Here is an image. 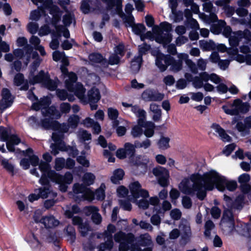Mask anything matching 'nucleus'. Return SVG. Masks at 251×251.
Wrapping results in <instances>:
<instances>
[{"mask_svg":"<svg viewBox=\"0 0 251 251\" xmlns=\"http://www.w3.org/2000/svg\"><path fill=\"white\" fill-rule=\"evenodd\" d=\"M215 186L219 191L227 189L234 191L237 187L235 180H227L214 171H210L203 176L197 173L191 175L189 179L183 180L180 184L181 191L187 195L193 196L202 201L206 196V191L212 190Z\"/></svg>","mask_w":251,"mask_h":251,"instance_id":"f257e3e1","label":"nucleus"},{"mask_svg":"<svg viewBox=\"0 0 251 251\" xmlns=\"http://www.w3.org/2000/svg\"><path fill=\"white\" fill-rule=\"evenodd\" d=\"M105 187V185L102 183L100 187L96 190L95 193H94L84 185L75 183L73 186V191L75 194L80 195L81 197L80 200L92 201L94 199L95 196H96L97 200L102 201L104 199L105 196L104 190Z\"/></svg>","mask_w":251,"mask_h":251,"instance_id":"f03ea898","label":"nucleus"},{"mask_svg":"<svg viewBox=\"0 0 251 251\" xmlns=\"http://www.w3.org/2000/svg\"><path fill=\"white\" fill-rule=\"evenodd\" d=\"M172 29V25L167 22L161 23L159 26H153L152 31L155 41L164 45L169 44L172 40V35L170 33Z\"/></svg>","mask_w":251,"mask_h":251,"instance_id":"7ed1b4c3","label":"nucleus"},{"mask_svg":"<svg viewBox=\"0 0 251 251\" xmlns=\"http://www.w3.org/2000/svg\"><path fill=\"white\" fill-rule=\"evenodd\" d=\"M115 242L119 243L120 251H127L131 248V251H142L138 246L133 245L134 236L132 233L126 234L122 231L116 233L114 236Z\"/></svg>","mask_w":251,"mask_h":251,"instance_id":"20e7f679","label":"nucleus"},{"mask_svg":"<svg viewBox=\"0 0 251 251\" xmlns=\"http://www.w3.org/2000/svg\"><path fill=\"white\" fill-rule=\"evenodd\" d=\"M44 117L40 121V126L46 129H54L55 126H57V121L55 119H59L63 112L68 113L69 111H41Z\"/></svg>","mask_w":251,"mask_h":251,"instance_id":"39448f33","label":"nucleus"},{"mask_svg":"<svg viewBox=\"0 0 251 251\" xmlns=\"http://www.w3.org/2000/svg\"><path fill=\"white\" fill-rule=\"evenodd\" d=\"M77 78L75 73H69L65 81V86L69 91L74 93L77 97L82 99L84 97L85 89L82 84L76 82Z\"/></svg>","mask_w":251,"mask_h":251,"instance_id":"423d86ee","label":"nucleus"},{"mask_svg":"<svg viewBox=\"0 0 251 251\" xmlns=\"http://www.w3.org/2000/svg\"><path fill=\"white\" fill-rule=\"evenodd\" d=\"M29 81L31 84L42 83L45 87L50 91L56 90L57 87L56 83L50 79L48 75L43 71H41L37 75L35 76L30 75L29 76Z\"/></svg>","mask_w":251,"mask_h":251,"instance_id":"0eeeda50","label":"nucleus"},{"mask_svg":"<svg viewBox=\"0 0 251 251\" xmlns=\"http://www.w3.org/2000/svg\"><path fill=\"white\" fill-rule=\"evenodd\" d=\"M220 225L222 229L226 232H230L234 229V219L231 209L224 210Z\"/></svg>","mask_w":251,"mask_h":251,"instance_id":"6e6552de","label":"nucleus"},{"mask_svg":"<svg viewBox=\"0 0 251 251\" xmlns=\"http://www.w3.org/2000/svg\"><path fill=\"white\" fill-rule=\"evenodd\" d=\"M115 231V226L111 224L108 225L107 230L103 234V236L105 241L104 243L100 244L99 251H111L113 247L112 234Z\"/></svg>","mask_w":251,"mask_h":251,"instance_id":"1a4fd4ad","label":"nucleus"},{"mask_svg":"<svg viewBox=\"0 0 251 251\" xmlns=\"http://www.w3.org/2000/svg\"><path fill=\"white\" fill-rule=\"evenodd\" d=\"M40 183L43 186L38 189V193L40 198L46 199L48 197L54 198L57 196V193L50 190V180L45 175L41 176L40 180Z\"/></svg>","mask_w":251,"mask_h":251,"instance_id":"9d476101","label":"nucleus"},{"mask_svg":"<svg viewBox=\"0 0 251 251\" xmlns=\"http://www.w3.org/2000/svg\"><path fill=\"white\" fill-rule=\"evenodd\" d=\"M152 173L155 176L158 177V182L160 185L162 187H166L169 185V174L166 169L159 166L153 169Z\"/></svg>","mask_w":251,"mask_h":251,"instance_id":"9b49d317","label":"nucleus"},{"mask_svg":"<svg viewBox=\"0 0 251 251\" xmlns=\"http://www.w3.org/2000/svg\"><path fill=\"white\" fill-rule=\"evenodd\" d=\"M1 99L0 100V110H4L10 107L13 103L14 97L7 88H3L1 91Z\"/></svg>","mask_w":251,"mask_h":251,"instance_id":"f8f14e48","label":"nucleus"},{"mask_svg":"<svg viewBox=\"0 0 251 251\" xmlns=\"http://www.w3.org/2000/svg\"><path fill=\"white\" fill-rule=\"evenodd\" d=\"M129 187L132 196L135 199L140 197L146 198L149 197L148 191L142 189L141 185L138 181H135L131 183Z\"/></svg>","mask_w":251,"mask_h":251,"instance_id":"ddd939ff","label":"nucleus"},{"mask_svg":"<svg viewBox=\"0 0 251 251\" xmlns=\"http://www.w3.org/2000/svg\"><path fill=\"white\" fill-rule=\"evenodd\" d=\"M135 149L133 145L130 143H126L124 148L118 149L116 151V156L120 159H124L126 157L131 158L134 156Z\"/></svg>","mask_w":251,"mask_h":251,"instance_id":"4468645a","label":"nucleus"},{"mask_svg":"<svg viewBox=\"0 0 251 251\" xmlns=\"http://www.w3.org/2000/svg\"><path fill=\"white\" fill-rule=\"evenodd\" d=\"M101 97L99 90L93 87L87 93V98L91 110H97L98 108L97 102L99 101Z\"/></svg>","mask_w":251,"mask_h":251,"instance_id":"2eb2a0df","label":"nucleus"},{"mask_svg":"<svg viewBox=\"0 0 251 251\" xmlns=\"http://www.w3.org/2000/svg\"><path fill=\"white\" fill-rule=\"evenodd\" d=\"M170 55H165L162 53H157L156 57L155 64L161 72L165 71L169 66L171 60Z\"/></svg>","mask_w":251,"mask_h":251,"instance_id":"dca6fc26","label":"nucleus"},{"mask_svg":"<svg viewBox=\"0 0 251 251\" xmlns=\"http://www.w3.org/2000/svg\"><path fill=\"white\" fill-rule=\"evenodd\" d=\"M142 97L146 101H160L164 95L152 89H147L142 93Z\"/></svg>","mask_w":251,"mask_h":251,"instance_id":"f3484780","label":"nucleus"},{"mask_svg":"<svg viewBox=\"0 0 251 251\" xmlns=\"http://www.w3.org/2000/svg\"><path fill=\"white\" fill-rule=\"evenodd\" d=\"M89 59L93 65L100 64L102 67H108L107 60L99 53H92L89 55Z\"/></svg>","mask_w":251,"mask_h":251,"instance_id":"a211bd4d","label":"nucleus"},{"mask_svg":"<svg viewBox=\"0 0 251 251\" xmlns=\"http://www.w3.org/2000/svg\"><path fill=\"white\" fill-rule=\"evenodd\" d=\"M50 104V100L48 97H44L39 100L32 104V110H49L48 108Z\"/></svg>","mask_w":251,"mask_h":251,"instance_id":"6ab92c4d","label":"nucleus"},{"mask_svg":"<svg viewBox=\"0 0 251 251\" xmlns=\"http://www.w3.org/2000/svg\"><path fill=\"white\" fill-rule=\"evenodd\" d=\"M40 223L43 224L46 228H51L57 226L59 222L53 216H45L40 220Z\"/></svg>","mask_w":251,"mask_h":251,"instance_id":"aec40b11","label":"nucleus"},{"mask_svg":"<svg viewBox=\"0 0 251 251\" xmlns=\"http://www.w3.org/2000/svg\"><path fill=\"white\" fill-rule=\"evenodd\" d=\"M14 84L18 86H23L20 89L26 91L28 89V83L27 80L25 79L24 75L22 74L18 73L16 74L14 78Z\"/></svg>","mask_w":251,"mask_h":251,"instance_id":"412c9836","label":"nucleus"},{"mask_svg":"<svg viewBox=\"0 0 251 251\" xmlns=\"http://www.w3.org/2000/svg\"><path fill=\"white\" fill-rule=\"evenodd\" d=\"M50 174L51 176L56 177V178L59 182H64L70 184L73 181V175L70 172L66 173L64 176L59 175L55 172H51Z\"/></svg>","mask_w":251,"mask_h":251,"instance_id":"4be33fe9","label":"nucleus"},{"mask_svg":"<svg viewBox=\"0 0 251 251\" xmlns=\"http://www.w3.org/2000/svg\"><path fill=\"white\" fill-rule=\"evenodd\" d=\"M211 127L219 134L224 142H230L231 138L226 133V131L218 124H213Z\"/></svg>","mask_w":251,"mask_h":251,"instance_id":"5701e85b","label":"nucleus"},{"mask_svg":"<svg viewBox=\"0 0 251 251\" xmlns=\"http://www.w3.org/2000/svg\"><path fill=\"white\" fill-rule=\"evenodd\" d=\"M177 56L182 59H185V62L190 71L194 74L198 73V69L197 65L191 60L188 59V55L186 53H179Z\"/></svg>","mask_w":251,"mask_h":251,"instance_id":"b1692460","label":"nucleus"},{"mask_svg":"<svg viewBox=\"0 0 251 251\" xmlns=\"http://www.w3.org/2000/svg\"><path fill=\"white\" fill-rule=\"evenodd\" d=\"M243 35L242 31L239 30L232 33V35L228 37L229 45L232 47H238Z\"/></svg>","mask_w":251,"mask_h":251,"instance_id":"393cba45","label":"nucleus"},{"mask_svg":"<svg viewBox=\"0 0 251 251\" xmlns=\"http://www.w3.org/2000/svg\"><path fill=\"white\" fill-rule=\"evenodd\" d=\"M178 59L176 60L173 57L171 56V61H169V66H171V70L175 72H177L181 70L182 68L183 62L185 59H182L178 57Z\"/></svg>","mask_w":251,"mask_h":251,"instance_id":"a878e982","label":"nucleus"},{"mask_svg":"<svg viewBox=\"0 0 251 251\" xmlns=\"http://www.w3.org/2000/svg\"><path fill=\"white\" fill-rule=\"evenodd\" d=\"M39 168L40 170L42 172V176L45 175V176L50 180H51L53 177L51 176L50 173L51 172L55 171L50 170V166L48 162L41 161L39 164Z\"/></svg>","mask_w":251,"mask_h":251,"instance_id":"bb28decb","label":"nucleus"},{"mask_svg":"<svg viewBox=\"0 0 251 251\" xmlns=\"http://www.w3.org/2000/svg\"><path fill=\"white\" fill-rule=\"evenodd\" d=\"M43 7L45 9H49L50 13L53 16L56 15L59 11V7L56 5H53L51 0H46L44 1Z\"/></svg>","mask_w":251,"mask_h":251,"instance_id":"cd10ccee","label":"nucleus"},{"mask_svg":"<svg viewBox=\"0 0 251 251\" xmlns=\"http://www.w3.org/2000/svg\"><path fill=\"white\" fill-rule=\"evenodd\" d=\"M149 160L145 156L139 155L136 157L134 164L138 167H141L143 170L146 171L147 169V164Z\"/></svg>","mask_w":251,"mask_h":251,"instance_id":"c85d7f7f","label":"nucleus"},{"mask_svg":"<svg viewBox=\"0 0 251 251\" xmlns=\"http://www.w3.org/2000/svg\"><path fill=\"white\" fill-rule=\"evenodd\" d=\"M142 62L141 55L135 56L131 62V69L133 73H136L140 69Z\"/></svg>","mask_w":251,"mask_h":251,"instance_id":"c756f323","label":"nucleus"},{"mask_svg":"<svg viewBox=\"0 0 251 251\" xmlns=\"http://www.w3.org/2000/svg\"><path fill=\"white\" fill-rule=\"evenodd\" d=\"M106 4L107 10H110L116 6V10L119 12L122 10L121 4V0H102Z\"/></svg>","mask_w":251,"mask_h":251,"instance_id":"7c9ffc66","label":"nucleus"},{"mask_svg":"<svg viewBox=\"0 0 251 251\" xmlns=\"http://www.w3.org/2000/svg\"><path fill=\"white\" fill-rule=\"evenodd\" d=\"M200 48L204 51H210L215 49L216 45L214 42L211 40L209 41L200 40L199 41Z\"/></svg>","mask_w":251,"mask_h":251,"instance_id":"2f4dec72","label":"nucleus"},{"mask_svg":"<svg viewBox=\"0 0 251 251\" xmlns=\"http://www.w3.org/2000/svg\"><path fill=\"white\" fill-rule=\"evenodd\" d=\"M125 173L122 169H118L115 170L113 176L111 177V181L114 184H118L119 181L123 179Z\"/></svg>","mask_w":251,"mask_h":251,"instance_id":"473e14b6","label":"nucleus"},{"mask_svg":"<svg viewBox=\"0 0 251 251\" xmlns=\"http://www.w3.org/2000/svg\"><path fill=\"white\" fill-rule=\"evenodd\" d=\"M233 106L235 107L234 110H249L250 108V104L249 102H243L239 99L234 100Z\"/></svg>","mask_w":251,"mask_h":251,"instance_id":"72a5a7b5","label":"nucleus"},{"mask_svg":"<svg viewBox=\"0 0 251 251\" xmlns=\"http://www.w3.org/2000/svg\"><path fill=\"white\" fill-rule=\"evenodd\" d=\"M138 242L140 246L143 247L149 246L152 244L151 237L149 234L141 235Z\"/></svg>","mask_w":251,"mask_h":251,"instance_id":"f704fd0d","label":"nucleus"},{"mask_svg":"<svg viewBox=\"0 0 251 251\" xmlns=\"http://www.w3.org/2000/svg\"><path fill=\"white\" fill-rule=\"evenodd\" d=\"M245 196L243 194L239 195L234 201L233 202L232 207L237 209H241L242 208L244 203Z\"/></svg>","mask_w":251,"mask_h":251,"instance_id":"c9c22d12","label":"nucleus"},{"mask_svg":"<svg viewBox=\"0 0 251 251\" xmlns=\"http://www.w3.org/2000/svg\"><path fill=\"white\" fill-rule=\"evenodd\" d=\"M120 17L122 18L124 22L125 23L126 26L132 27L134 24V18L132 14L126 15L121 12Z\"/></svg>","mask_w":251,"mask_h":251,"instance_id":"e433bc0d","label":"nucleus"},{"mask_svg":"<svg viewBox=\"0 0 251 251\" xmlns=\"http://www.w3.org/2000/svg\"><path fill=\"white\" fill-rule=\"evenodd\" d=\"M26 241L32 248H36L40 244V242L35 235L32 233H29L25 238Z\"/></svg>","mask_w":251,"mask_h":251,"instance_id":"4c0bfd02","label":"nucleus"},{"mask_svg":"<svg viewBox=\"0 0 251 251\" xmlns=\"http://www.w3.org/2000/svg\"><path fill=\"white\" fill-rule=\"evenodd\" d=\"M181 230L183 232L182 238L186 241L189 240L192 236L190 226L188 224L182 225Z\"/></svg>","mask_w":251,"mask_h":251,"instance_id":"58836bf2","label":"nucleus"},{"mask_svg":"<svg viewBox=\"0 0 251 251\" xmlns=\"http://www.w3.org/2000/svg\"><path fill=\"white\" fill-rule=\"evenodd\" d=\"M134 113L138 116V124L139 126L146 127L147 123L145 121L146 111H134Z\"/></svg>","mask_w":251,"mask_h":251,"instance_id":"ea45409f","label":"nucleus"},{"mask_svg":"<svg viewBox=\"0 0 251 251\" xmlns=\"http://www.w3.org/2000/svg\"><path fill=\"white\" fill-rule=\"evenodd\" d=\"M226 23L223 20H220L217 24L212 26L211 31L215 34H219L222 32L223 29L225 26Z\"/></svg>","mask_w":251,"mask_h":251,"instance_id":"a19ab883","label":"nucleus"},{"mask_svg":"<svg viewBox=\"0 0 251 251\" xmlns=\"http://www.w3.org/2000/svg\"><path fill=\"white\" fill-rule=\"evenodd\" d=\"M169 137H161L157 142L158 148L162 150H166L170 147Z\"/></svg>","mask_w":251,"mask_h":251,"instance_id":"79ce46f5","label":"nucleus"},{"mask_svg":"<svg viewBox=\"0 0 251 251\" xmlns=\"http://www.w3.org/2000/svg\"><path fill=\"white\" fill-rule=\"evenodd\" d=\"M80 118L79 116L75 115H73L70 116L68 120V124L72 128H75L79 122Z\"/></svg>","mask_w":251,"mask_h":251,"instance_id":"37998d69","label":"nucleus"},{"mask_svg":"<svg viewBox=\"0 0 251 251\" xmlns=\"http://www.w3.org/2000/svg\"><path fill=\"white\" fill-rule=\"evenodd\" d=\"M214 226L215 225L212 221L208 220L206 222L204 225L205 231L204 232V234L206 238H210L211 231Z\"/></svg>","mask_w":251,"mask_h":251,"instance_id":"c03bdc74","label":"nucleus"},{"mask_svg":"<svg viewBox=\"0 0 251 251\" xmlns=\"http://www.w3.org/2000/svg\"><path fill=\"white\" fill-rule=\"evenodd\" d=\"M133 32L136 35H141L146 31V27L143 24H134L132 27Z\"/></svg>","mask_w":251,"mask_h":251,"instance_id":"a18cd8bd","label":"nucleus"},{"mask_svg":"<svg viewBox=\"0 0 251 251\" xmlns=\"http://www.w3.org/2000/svg\"><path fill=\"white\" fill-rule=\"evenodd\" d=\"M10 131L9 129L3 126H0V140L7 141L9 138Z\"/></svg>","mask_w":251,"mask_h":251,"instance_id":"49530a36","label":"nucleus"},{"mask_svg":"<svg viewBox=\"0 0 251 251\" xmlns=\"http://www.w3.org/2000/svg\"><path fill=\"white\" fill-rule=\"evenodd\" d=\"M95 178L96 177L93 174L91 173H86L84 175L83 180L86 185H90L94 183Z\"/></svg>","mask_w":251,"mask_h":251,"instance_id":"de8ad7c7","label":"nucleus"},{"mask_svg":"<svg viewBox=\"0 0 251 251\" xmlns=\"http://www.w3.org/2000/svg\"><path fill=\"white\" fill-rule=\"evenodd\" d=\"M126 49L123 43H120L114 48V53L122 58L125 54Z\"/></svg>","mask_w":251,"mask_h":251,"instance_id":"09e8293b","label":"nucleus"},{"mask_svg":"<svg viewBox=\"0 0 251 251\" xmlns=\"http://www.w3.org/2000/svg\"><path fill=\"white\" fill-rule=\"evenodd\" d=\"M73 21H75L74 16L71 13H67L63 16L62 21L66 26H69Z\"/></svg>","mask_w":251,"mask_h":251,"instance_id":"8fccbe9b","label":"nucleus"},{"mask_svg":"<svg viewBox=\"0 0 251 251\" xmlns=\"http://www.w3.org/2000/svg\"><path fill=\"white\" fill-rule=\"evenodd\" d=\"M54 27L57 32L59 33H62L63 36L66 38H69L70 37V32L69 30L63 25H57L56 24H55Z\"/></svg>","mask_w":251,"mask_h":251,"instance_id":"3c124183","label":"nucleus"},{"mask_svg":"<svg viewBox=\"0 0 251 251\" xmlns=\"http://www.w3.org/2000/svg\"><path fill=\"white\" fill-rule=\"evenodd\" d=\"M78 227L81 236L84 237L87 235L89 231L91 230L90 226L86 222H83Z\"/></svg>","mask_w":251,"mask_h":251,"instance_id":"603ef678","label":"nucleus"},{"mask_svg":"<svg viewBox=\"0 0 251 251\" xmlns=\"http://www.w3.org/2000/svg\"><path fill=\"white\" fill-rule=\"evenodd\" d=\"M121 58H122L119 56L118 55H116L114 53H112L111 55H110L108 60H107L108 65H114L119 64L120 62Z\"/></svg>","mask_w":251,"mask_h":251,"instance_id":"864d4df0","label":"nucleus"},{"mask_svg":"<svg viewBox=\"0 0 251 251\" xmlns=\"http://www.w3.org/2000/svg\"><path fill=\"white\" fill-rule=\"evenodd\" d=\"M69 127H70V126L68 124L63 123L62 124H60L59 122H57V126H55L54 130H57L63 134V133L67 132L68 131Z\"/></svg>","mask_w":251,"mask_h":251,"instance_id":"5fc2aeb1","label":"nucleus"},{"mask_svg":"<svg viewBox=\"0 0 251 251\" xmlns=\"http://www.w3.org/2000/svg\"><path fill=\"white\" fill-rule=\"evenodd\" d=\"M240 190L242 192L241 194L248 195V198L250 199L249 194L251 193V186L249 184H240L239 187Z\"/></svg>","mask_w":251,"mask_h":251,"instance_id":"6e6d98bb","label":"nucleus"},{"mask_svg":"<svg viewBox=\"0 0 251 251\" xmlns=\"http://www.w3.org/2000/svg\"><path fill=\"white\" fill-rule=\"evenodd\" d=\"M181 202L184 208L186 209H190L192 206L191 199L187 196L182 197Z\"/></svg>","mask_w":251,"mask_h":251,"instance_id":"4d7b16f0","label":"nucleus"},{"mask_svg":"<svg viewBox=\"0 0 251 251\" xmlns=\"http://www.w3.org/2000/svg\"><path fill=\"white\" fill-rule=\"evenodd\" d=\"M120 206L125 210L130 211L132 209V205L130 201L127 200H119Z\"/></svg>","mask_w":251,"mask_h":251,"instance_id":"13d9d810","label":"nucleus"},{"mask_svg":"<svg viewBox=\"0 0 251 251\" xmlns=\"http://www.w3.org/2000/svg\"><path fill=\"white\" fill-rule=\"evenodd\" d=\"M1 165L3 168L5 169L9 173H13L14 172V166L12 164L10 163L7 159H3L1 160Z\"/></svg>","mask_w":251,"mask_h":251,"instance_id":"bf43d9fd","label":"nucleus"},{"mask_svg":"<svg viewBox=\"0 0 251 251\" xmlns=\"http://www.w3.org/2000/svg\"><path fill=\"white\" fill-rule=\"evenodd\" d=\"M142 126H140L138 125V126H135L131 130V134L134 137H137L141 136L143 133V129L142 128Z\"/></svg>","mask_w":251,"mask_h":251,"instance_id":"052dcab7","label":"nucleus"},{"mask_svg":"<svg viewBox=\"0 0 251 251\" xmlns=\"http://www.w3.org/2000/svg\"><path fill=\"white\" fill-rule=\"evenodd\" d=\"M65 166V160L63 158H58L55 160V168L60 171Z\"/></svg>","mask_w":251,"mask_h":251,"instance_id":"680f3d73","label":"nucleus"},{"mask_svg":"<svg viewBox=\"0 0 251 251\" xmlns=\"http://www.w3.org/2000/svg\"><path fill=\"white\" fill-rule=\"evenodd\" d=\"M154 124L152 123H150L149 125V127L147 128L144 132L145 135L147 137H152L154 133Z\"/></svg>","mask_w":251,"mask_h":251,"instance_id":"e2e57ef3","label":"nucleus"},{"mask_svg":"<svg viewBox=\"0 0 251 251\" xmlns=\"http://www.w3.org/2000/svg\"><path fill=\"white\" fill-rule=\"evenodd\" d=\"M56 178V177H53L50 180L59 184V188L61 192H65L67 191L68 183L64 182H59Z\"/></svg>","mask_w":251,"mask_h":251,"instance_id":"0e129e2a","label":"nucleus"},{"mask_svg":"<svg viewBox=\"0 0 251 251\" xmlns=\"http://www.w3.org/2000/svg\"><path fill=\"white\" fill-rule=\"evenodd\" d=\"M181 212L178 209L175 208L170 212V216L174 220H178L181 217Z\"/></svg>","mask_w":251,"mask_h":251,"instance_id":"69168bd1","label":"nucleus"},{"mask_svg":"<svg viewBox=\"0 0 251 251\" xmlns=\"http://www.w3.org/2000/svg\"><path fill=\"white\" fill-rule=\"evenodd\" d=\"M180 196L179 192L176 189L173 188L170 192V196L173 203H175L176 200Z\"/></svg>","mask_w":251,"mask_h":251,"instance_id":"338daca9","label":"nucleus"},{"mask_svg":"<svg viewBox=\"0 0 251 251\" xmlns=\"http://www.w3.org/2000/svg\"><path fill=\"white\" fill-rule=\"evenodd\" d=\"M63 137V134L59 131L52 134V139L56 144L61 143Z\"/></svg>","mask_w":251,"mask_h":251,"instance_id":"774afa93","label":"nucleus"}]
</instances>
